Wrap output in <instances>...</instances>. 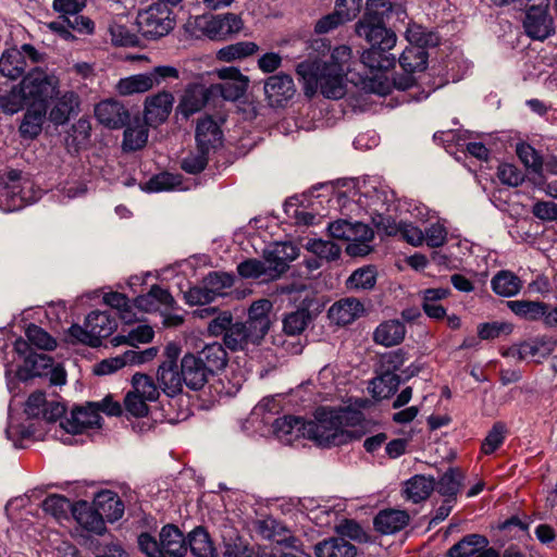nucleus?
<instances>
[{"instance_id":"nucleus-1","label":"nucleus","mask_w":557,"mask_h":557,"mask_svg":"<svg viewBox=\"0 0 557 557\" xmlns=\"http://www.w3.org/2000/svg\"><path fill=\"white\" fill-rule=\"evenodd\" d=\"M350 71L351 49L345 45L335 47L329 60L307 59L296 67L306 96L312 97L320 91L329 99H341L345 96V81Z\"/></svg>"},{"instance_id":"nucleus-2","label":"nucleus","mask_w":557,"mask_h":557,"mask_svg":"<svg viewBox=\"0 0 557 557\" xmlns=\"http://www.w3.org/2000/svg\"><path fill=\"white\" fill-rule=\"evenodd\" d=\"M272 308V302L268 299L253 301L248 309L247 321L233 322L224 334V346L232 351L248 350L250 347L259 346L270 330Z\"/></svg>"},{"instance_id":"nucleus-3","label":"nucleus","mask_w":557,"mask_h":557,"mask_svg":"<svg viewBox=\"0 0 557 557\" xmlns=\"http://www.w3.org/2000/svg\"><path fill=\"white\" fill-rule=\"evenodd\" d=\"M347 413L327 409H319L315 420L307 422L305 434L319 446H341L352 440V433L345 429Z\"/></svg>"},{"instance_id":"nucleus-4","label":"nucleus","mask_w":557,"mask_h":557,"mask_svg":"<svg viewBox=\"0 0 557 557\" xmlns=\"http://www.w3.org/2000/svg\"><path fill=\"white\" fill-rule=\"evenodd\" d=\"M28 104L45 106L59 94V77L41 67H34L20 82Z\"/></svg>"},{"instance_id":"nucleus-5","label":"nucleus","mask_w":557,"mask_h":557,"mask_svg":"<svg viewBox=\"0 0 557 557\" xmlns=\"http://www.w3.org/2000/svg\"><path fill=\"white\" fill-rule=\"evenodd\" d=\"M136 25L139 34L148 40L160 39L175 27L173 11L164 3H152L138 11Z\"/></svg>"},{"instance_id":"nucleus-6","label":"nucleus","mask_w":557,"mask_h":557,"mask_svg":"<svg viewBox=\"0 0 557 557\" xmlns=\"http://www.w3.org/2000/svg\"><path fill=\"white\" fill-rule=\"evenodd\" d=\"M116 327L114 317L107 311L95 310L87 315L84 327L73 324L69 329V335L78 343L98 347L102 339L109 337Z\"/></svg>"},{"instance_id":"nucleus-7","label":"nucleus","mask_w":557,"mask_h":557,"mask_svg":"<svg viewBox=\"0 0 557 557\" xmlns=\"http://www.w3.org/2000/svg\"><path fill=\"white\" fill-rule=\"evenodd\" d=\"M392 13L367 9L363 17L356 24L357 35L364 38L370 46L394 48L397 41L396 34L385 26V21Z\"/></svg>"},{"instance_id":"nucleus-8","label":"nucleus","mask_w":557,"mask_h":557,"mask_svg":"<svg viewBox=\"0 0 557 557\" xmlns=\"http://www.w3.org/2000/svg\"><path fill=\"white\" fill-rule=\"evenodd\" d=\"M32 187L30 182L22 180V172L18 170H10L0 176V209L13 212L34 201L35 198L27 191Z\"/></svg>"},{"instance_id":"nucleus-9","label":"nucleus","mask_w":557,"mask_h":557,"mask_svg":"<svg viewBox=\"0 0 557 557\" xmlns=\"http://www.w3.org/2000/svg\"><path fill=\"white\" fill-rule=\"evenodd\" d=\"M180 72L171 65H159L150 72L131 75L121 78L116 89L122 96L146 92L156 86L161 85L166 79H178Z\"/></svg>"},{"instance_id":"nucleus-10","label":"nucleus","mask_w":557,"mask_h":557,"mask_svg":"<svg viewBox=\"0 0 557 557\" xmlns=\"http://www.w3.org/2000/svg\"><path fill=\"white\" fill-rule=\"evenodd\" d=\"M268 269V277L277 278L289 268V263L298 257V248L292 243H275L263 252Z\"/></svg>"},{"instance_id":"nucleus-11","label":"nucleus","mask_w":557,"mask_h":557,"mask_svg":"<svg viewBox=\"0 0 557 557\" xmlns=\"http://www.w3.org/2000/svg\"><path fill=\"white\" fill-rule=\"evenodd\" d=\"M548 5L530 4L527 9L523 27L528 36L544 40L554 33L553 20L547 13Z\"/></svg>"},{"instance_id":"nucleus-12","label":"nucleus","mask_w":557,"mask_h":557,"mask_svg":"<svg viewBox=\"0 0 557 557\" xmlns=\"http://www.w3.org/2000/svg\"><path fill=\"white\" fill-rule=\"evenodd\" d=\"M101 416L98 413L96 403H87L85 406H76L72 409L70 418L61 422V426L72 434H81L85 430L99 428Z\"/></svg>"},{"instance_id":"nucleus-13","label":"nucleus","mask_w":557,"mask_h":557,"mask_svg":"<svg viewBox=\"0 0 557 557\" xmlns=\"http://www.w3.org/2000/svg\"><path fill=\"white\" fill-rule=\"evenodd\" d=\"M213 97L211 86L200 83L188 84L181 96L177 111L185 117L201 111Z\"/></svg>"},{"instance_id":"nucleus-14","label":"nucleus","mask_w":557,"mask_h":557,"mask_svg":"<svg viewBox=\"0 0 557 557\" xmlns=\"http://www.w3.org/2000/svg\"><path fill=\"white\" fill-rule=\"evenodd\" d=\"M95 115L100 124L112 129L126 126L131 119L129 112L124 104L114 99L99 102L95 108Z\"/></svg>"},{"instance_id":"nucleus-15","label":"nucleus","mask_w":557,"mask_h":557,"mask_svg":"<svg viewBox=\"0 0 557 557\" xmlns=\"http://www.w3.org/2000/svg\"><path fill=\"white\" fill-rule=\"evenodd\" d=\"M174 103V97L170 91H160L150 96L145 101L144 120L150 126L163 123L170 115Z\"/></svg>"},{"instance_id":"nucleus-16","label":"nucleus","mask_w":557,"mask_h":557,"mask_svg":"<svg viewBox=\"0 0 557 557\" xmlns=\"http://www.w3.org/2000/svg\"><path fill=\"white\" fill-rule=\"evenodd\" d=\"M295 85L292 76L280 73L270 76L264 84V94L273 107L283 106L295 95Z\"/></svg>"},{"instance_id":"nucleus-17","label":"nucleus","mask_w":557,"mask_h":557,"mask_svg":"<svg viewBox=\"0 0 557 557\" xmlns=\"http://www.w3.org/2000/svg\"><path fill=\"white\" fill-rule=\"evenodd\" d=\"M182 381L191 391L201 389L211 376L195 354H186L181 360Z\"/></svg>"},{"instance_id":"nucleus-18","label":"nucleus","mask_w":557,"mask_h":557,"mask_svg":"<svg viewBox=\"0 0 557 557\" xmlns=\"http://www.w3.org/2000/svg\"><path fill=\"white\" fill-rule=\"evenodd\" d=\"M175 300L170 292L159 285H152L150 290L136 297L134 306L144 312H153L158 310H173Z\"/></svg>"},{"instance_id":"nucleus-19","label":"nucleus","mask_w":557,"mask_h":557,"mask_svg":"<svg viewBox=\"0 0 557 557\" xmlns=\"http://www.w3.org/2000/svg\"><path fill=\"white\" fill-rule=\"evenodd\" d=\"M48 27L65 40H74L72 30L79 34H92L95 29L94 22L86 16H66L60 15L57 21L50 22Z\"/></svg>"},{"instance_id":"nucleus-20","label":"nucleus","mask_w":557,"mask_h":557,"mask_svg":"<svg viewBox=\"0 0 557 557\" xmlns=\"http://www.w3.org/2000/svg\"><path fill=\"white\" fill-rule=\"evenodd\" d=\"M364 312L363 304L354 297L335 301L329 309V318L337 325H347L360 318Z\"/></svg>"},{"instance_id":"nucleus-21","label":"nucleus","mask_w":557,"mask_h":557,"mask_svg":"<svg viewBox=\"0 0 557 557\" xmlns=\"http://www.w3.org/2000/svg\"><path fill=\"white\" fill-rule=\"evenodd\" d=\"M242 26L243 23L238 15L226 13L212 16L206 22L203 30L210 39L218 40L223 39L233 33L239 32Z\"/></svg>"},{"instance_id":"nucleus-22","label":"nucleus","mask_w":557,"mask_h":557,"mask_svg":"<svg viewBox=\"0 0 557 557\" xmlns=\"http://www.w3.org/2000/svg\"><path fill=\"white\" fill-rule=\"evenodd\" d=\"M157 380L160 387L170 397H174L182 393L183 385L182 370L178 369L176 362L172 360H164L158 368Z\"/></svg>"},{"instance_id":"nucleus-23","label":"nucleus","mask_w":557,"mask_h":557,"mask_svg":"<svg viewBox=\"0 0 557 557\" xmlns=\"http://www.w3.org/2000/svg\"><path fill=\"white\" fill-rule=\"evenodd\" d=\"M223 133L218 123L210 116L201 119L196 127V146L214 151L222 145Z\"/></svg>"},{"instance_id":"nucleus-24","label":"nucleus","mask_w":557,"mask_h":557,"mask_svg":"<svg viewBox=\"0 0 557 557\" xmlns=\"http://www.w3.org/2000/svg\"><path fill=\"white\" fill-rule=\"evenodd\" d=\"M306 425L307 422L301 418L285 416L273 422V434L280 442L284 444H292L300 436H306Z\"/></svg>"},{"instance_id":"nucleus-25","label":"nucleus","mask_w":557,"mask_h":557,"mask_svg":"<svg viewBox=\"0 0 557 557\" xmlns=\"http://www.w3.org/2000/svg\"><path fill=\"white\" fill-rule=\"evenodd\" d=\"M406 332L405 324L399 320L383 321L373 332V342L385 347L396 346L404 341Z\"/></svg>"},{"instance_id":"nucleus-26","label":"nucleus","mask_w":557,"mask_h":557,"mask_svg":"<svg viewBox=\"0 0 557 557\" xmlns=\"http://www.w3.org/2000/svg\"><path fill=\"white\" fill-rule=\"evenodd\" d=\"M47 111L48 108L45 106H28L18 127L20 135L23 139L33 140L40 135Z\"/></svg>"},{"instance_id":"nucleus-27","label":"nucleus","mask_w":557,"mask_h":557,"mask_svg":"<svg viewBox=\"0 0 557 557\" xmlns=\"http://www.w3.org/2000/svg\"><path fill=\"white\" fill-rule=\"evenodd\" d=\"M94 506L108 522H115L124 513V504L120 496L112 491H102L94 499Z\"/></svg>"},{"instance_id":"nucleus-28","label":"nucleus","mask_w":557,"mask_h":557,"mask_svg":"<svg viewBox=\"0 0 557 557\" xmlns=\"http://www.w3.org/2000/svg\"><path fill=\"white\" fill-rule=\"evenodd\" d=\"M409 522V515L405 510L386 509L380 511L373 524L377 532L382 534H394L403 530Z\"/></svg>"},{"instance_id":"nucleus-29","label":"nucleus","mask_w":557,"mask_h":557,"mask_svg":"<svg viewBox=\"0 0 557 557\" xmlns=\"http://www.w3.org/2000/svg\"><path fill=\"white\" fill-rule=\"evenodd\" d=\"M160 545L162 552L172 557H184L187 552L186 539L174 524H166L161 529Z\"/></svg>"},{"instance_id":"nucleus-30","label":"nucleus","mask_w":557,"mask_h":557,"mask_svg":"<svg viewBox=\"0 0 557 557\" xmlns=\"http://www.w3.org/2000/svg\"><path fill=\"white\" fill-rule=\"evenodd\" d=\"M392 49L370 46L369 49L362 52L361 62L371 72L387 71L396 64V57L389 52Z\"/></svg>"},{"instance_id":"nucleus-31","label":"nucleus","mask_w":557,"mask_h":557,"mask_svg":"<svg viewBox=\"0 0 557 557\" xmlns=\"http://www.w3.org/2000/svg\"><path fill=\"white\" fill-rule=\"evenodd\" d=\"M357 548L343 537H330L314 545L317 557H355Z\"/></svg>"},{"instance_id":"nucleus-32","label":"nucleus","mask_w":557,"mask_h":557,"mask_svg":"<svg viewBox=\"0 0 557 557\" xmlns=\"http://www.w3.org/2000/svg\"><path fill=\"white\" fill-rule=\"evenodd\" d=\"M55 99L54 106L49 112V120L55 125L65 124L70 115L78 108V97L74 91L60 92L53 98Z\"/></svg>"},{"instance_id":"nucleus-33","label":"nucleus","mask_w":557,"mask_h":557,"mask_svg":"<svg viewBox=\"0 0 557 557\" xmlns=\"http://www.w3.org/2000/svg\"><path fill=\"white\" fill-rule=\"evenodd\" d=\"M194 314L201 319L213 317L208 323V332L213 336H224L233 324L232 313L230 311L218 312L215 307L198 308L194 311Z\"/></svg>"},{"instance_id":"nucleus-34","label":"nucleus","mask_w":557,"mask_h":557,"mask_svg":"<svg viewBox=\"0 0 557 557\" xmlns=\"http://www.w3.org/2000/svg\"><path fill=\"white\" fill-rule=\"evenodd\" d=\"M488 545L490 541L485 535L479 533L467 534L449 548L448 556L475 557L482 548Z\"/></svg>"},{"instance_id":"nucleus-35","label":"nucleus","mask_w":557,"mask_h":557,"mask_svg":"<svg viewBox=\"0 0 557 557\" xmlns=\"http://www.w3.org/2000/svg\"><path fill=\"white\" fill-rule=\"evenodd\" d=\"M195 355L199 360H201L211 375L216 371L224 369L227 364V352L224 346L220 343L208 344Z\"/></svg>"},{"instance_id":"nucleus-36","label":"nucleus","mask_w":557,"mask_h":557,"mask_svg":"<svg viewBox=\"0 0 557 557\" xmlns=\"http://www.w3.org/2000/svg\"><path fill=\"white\" fill-rule=\"evenodd\" d=\"M73 515L84 529L99 535L106 531V521L94 505L90 507L82 503L73 509Z\"/></svg>"},{"instance_id":"nucleus-37","label":"nucleus","mask_w":557,"mask_h":557,"mask_svg":"<svg viewBox=\"0 0 557 557\" xmlns=\"http://www.w3.org/2000/svg\"><path fill=\"white\" fill-rule=\"evenodd\" d=\"M507 307L521 319L528 321L542 319L545 324L546 310L549 309V304L532 300H510L507 301Z\"/></svg>"},{"instance_id":"nucleus-38","label":"nucleus","mask_w":557,"mask_h":557,"mask_svg":"<svg viewBox=\"0 0 557 557\" xmlns=\"http://www.w3.org/2000/svg\"><path fill=\"white\" fill-rule=\"evenodd\" d=\"M434 488V478L417 474L406 482L404 493L408 500L418 504L425 500Z\"/></svg>"},{"instance_id":"nucleus-39","label":"nucleus","mask_w":557,"mask_h":557,"mask_svg":"<svg viewBox=\"0 0 557 557\" xmlns=\"http://www.w3.org/2000/svg\"><path fill=\"white\" fill-rule=\"evenodd\" d=\"M26 66L25 55L21 49H7L0 58V73L11 79L20 77L25 72Z\"/></svg>"},{"instance_id":"nucleus-40","label":"nucleus","mask_w":557,"mask_h":557,"mask_svg":"<svg viewBox=\"0 0 557 557\" xmlns=\"http://www.w3.org/2000/svg\"><path fill=\"white\" fill-rule=\"evenodd\" d=\"M491 287L502 297L516 296L522 288V281L511 271L502 270L491 280Z\"/></svg>"},{"instance_id":"nucleus-41","label":"nucleus","mask_w":557,"mask_h":557,"mask_svg":"<svg viewBox=\"0 0 557 557\" xmlns=\"http://www.w3.org/2000/svg\"><path fill=\"white\" fill-rule=\"evenodd\" d=\"M400 382V375L392 373L391 371H383L382 374L375 376L370 382L373 398L377 400L389 398L395 394Z\"/></svg>"},{"instance_id":"nucleus-42","label":"nucleus","mask_w":557,"mask_h":557,"mask_svg":"<svg viewBox=\"0 0 557 557\" xmlns=\"http://www.w3.org/2000/svg\"><path fill=\"white\" fill-rule=\"evenodd\" d=\"M148 124L136 117L132 124L126 125L123 137V149L136 151L141 149L148 140Z\"/></svg>"},{"instance_id":"nucleus-43","label":"nucleus","mask_w":557,"mask_h":557,"mask_svg":"<svg viewBox=\"0 0 557 557\" xmlns=\"http://www.w3.org/2000/svg\"><path fill=\"white\" fill-rule=\"evenodd\" d=\"M53 359L45 354L30 352L25 359V369L17 372L20 380L26 381L29 377L48 375Z\"/></svg>"},{"instance_id":"nucleus-44","label":"nucleus","mask_w":557,"mask_h":557,"mask_svg":"<svg viewBox=\"0 0 557 557\" xmlns=\"http://www.w3.org/2000/svg\"><path fill=\"white\" fill-rule=\"evenodd\" d=\"M187 548L196 557H214V546L209 533L202 528L197 527L187 537Z\"/></svg>"},{"instance_id":"nucleus-45","label":"nucleus","mask_w":557,"mask_h":557,"mask_svg":"<svg viewBox=\"0 0 557 557\" xmlns=\"http://www.w3.org/2000/svg\"><path fill=\"white\" fill-rule=\"evenodd\" d=\"M398 62L403 70L412 74L426 69L428 52L421 47H407L400 54Z\"/></svg>"},{"instance_id":"nucleus-46","label":"nucleus","mask_w":557,"mask_h":557,"mask_svg":"<svg viewBox=\"0 0 557 557\" xmlns=\"http://www.w3.org/2000/svg\"><path fill=\"white\" fill-rule=\"evenodd\" d=\"M463 478L465 476L460 470L449 468L443 473L438 482L435 483L434 490H436L441 495L446 496V498L455 499L460 491Z\"/></svg>"},{"instance_id":"nucleus-47","label":"nucleus","mask_w":557,"mask_h":557,"mask_svg":"<svg viewBox=\"0 0 557 557\" xmlns=\"http://www.w3.org/2000/svg\"><path fill=\"white\" fill-rule=\"evenodd\" d=\"M248 78L228 79L220 84L211 85L212 95L221 96L228 101H236L242 98L248 88Z\"/></svg>"},{"instance_id":"nucleus-48","label":"nucleus","mask_w":557,"mask_h":557,"mask_svg":"<svg viewBox=\"0 0 557 557\" xmlns=\"http://www.w3.org/2000/svg\"><path fill=\"white\" fill-rule=\"evenodd\" d=\"M27 103L28 101L20 83L12 86L10 90L0 94V110L5 114L13 115Z\"/></svg>"},{"instance_id":"nucleus-49","label":"nucleus","mask_w":557,"mask_h":557,"mask_svg":"<svg viewBox=\"0 0 557 557\" xmlns=\"http://www.w3.org/2000/svg\"><path fill=\"white\" fill-rule=\"evenodd\" d=\"M258 50V45L252 41H238L221 48L216 52V58L220 61L232 62L252 55Z\"/></svg>"},{"instance_id":"nucleus-50","label":"nucleus","mask_w":557,"mask_h":557,"mask_svg":"<svg viewBox=\"0 0 557 557\" xmlns=\"http://www.w3.org/2000/svg\"><path fill=\"white\" fill-rule=\"evenodd\" d=\"M376 269L367 265L355 270L348 277L346 285L349 289L369 290L376 284Z\"/></svg>"},{"instance_id":"nucleus-51","label":"nucleus","mask_w":557,"mask_h":557,"mask_svg":"<svg viewBox=\"0 0 557 557\" xmlns=\"http://www.w3.org/2000/svg\"><path fill=\"white\" fill-rule=\"evenodd\" d=\"M406 36L411 47H421L425 50L426 47H435L440 42V37L436 33L429 32L421 25L413 24L407 28Z\"/></svg>"},{"instance_id":"nucleus-52","label":"nucleus","mask_w":557,"mask_h":557,"mask_svg":"<svg viewBox=\"0 0 557 557\" xmlns=\"http://www.w3.org/2000/svg\"><path fill=\"white\" fill-rule=\"evenodd\" d=\"M103 301L111 308L117 309L120 318L125 323H133L138 320L133 312V306L124 294L117 292L108 293L103 296Z\"/></svg>"},{"instance_id":"nucleus-53","label":"nucleus","mask_w":557,"mask_h":557,"mask_svg":"<svg viewBox=\"0 0 557 557\" xmlns=\"http://www.w3.org/2000/svg\"><path fill=\"white\" fill-rule=\"evenodd\" d=\"M311 320L308 309H298L285 315L283 320V330L287 335L301 334Z\"/></svg>"},{"instance_id":"nucleus-54","label":"nucleus","mask_w":557,"mask_h":557,"mask_svg":"<svg viewBox=\"0 0 557 557\" xmlns=\"http://www.w3.org/2000/svg\"><path fill=\"white\" fill-rule=\"evenodd\" d=\"M306 248L319 259H325L327 261L336 260L339 258L342 250L337 244L320 238L309 239L306 244Z\"/></svg>"},{"instance_id":"nucleus-55","label":"nucleus","mask_w":557,"mask_h":557,"mask_svg":"<svg viewBox=\"0 0 557 557\" xmlns=\"http://www.w3.org/2000/svg\"><path fill=\"white\" fill-rule=\"evenodd\" d=\"M210 153L211 151L196 146L195 151L189 152L182 159L181 168L188 174L201 173L208 164Z\"/></svg>"},{"instance_id":"nucleus-56","label":"nucleus","mask_w":557,"mask_h":557,"mask_svg":"<svg viewBox=\"0 0 557 557\" xmlns=\"http://www.w3.org/2000/svg\"><path fill=\"white\" fill-rule=\"evenodd\" d=\"M507 429L505 423L495 422L482 442L481 451L485 455L495 453L505 442Z\"/></svg>"},{"instance_id":"nucleus-57","label":"nucleus","mask_w":557,"mask_h":557,"mask_svg":"<svg viewBox=\"0 0 557 557\" xmlns=\"http://www.w3.org/2000/svg\"><path fill=\"white\" fill-rule=\"evenodd\" d=\"M181 185V178L178 175L171 174L169 172H162L152 176L143 188L148 193H160L171 190Z\"/></svg>"},{"instance_id":"nucleus-58","label":"nucleus","mask_w":557,"mask_h":557,"mask_svg":"<svg viewBox=\"0 0 557 557\" xmlns=\"http://www.w3.org/2000/svg\"><path fill=\"white\" fill-rule=\"evenodd\" d=\"M209 289V293L215 299L216 296L224 295V289L231 288L234 284V276L225 272H210L202 281Z\"/></svg>"},{"instance_id":"nucleus-59","label":"nucleus","mask_w":557,"mask_h":557,"mask_svg":"<svg viewBox=\"0 0 557 557\" xmlns=\"http://www.w3.org/2000/svg\"><path fill=\"white\" fill-rule=\"evenodd\" d=\"M25 335L29 344L39 349L52 350L57 346L55 339L42 327L36 324H29L26 329Z\"/></svg>"},{"instance_id":"nucleus-60","label":"nucleus","mask_w":557,"mask_h":557,"mask_svg":"<svg viewBox=\"0 0 557 557\" xmlns=\"http://www.w3.org/2000/svg\"><path fill=\"white\" fill-rule=\"evenodd\" d=\"M133 391L149 401L158 399L160 393L153 380L141 373H136L132 379Z\"/></svg>"},{"instance_id":"nucleus-61","label":"nucleus","mask_w":557,"mask_h":557,"mask_svg":"<svg viewBox=\"0 0 557 557\" xmlns=\"http://www.w3.org/2000/svg\"><path fill=\"white\" fill-rule=\"evenodd\" d=\"M42 509L60 520L67 517V512L72 509V504L62 495H50L42 502Z\"/></svg>"},{"instance_id":"nucleus-62","label":"nucleus","mask_w":557,"mask_h":557,"mask_svg":"<svg viewBox=\"0 0 557 557\" xmlns=\"http://www.w3.org/2000/svg\"><path fill=\"white\" fill-rule=\"evenodd\" d=\"M517 154L528 169L536 174L542 173L543 158L531 145L525 143L517 145Z\"/></svg>"},{"instance_id":"nucleus-63","label":"nucleus","mask_w":557,"mask_h":557,"mask_svg":"<svg viewBox=\"0 0 557 557\" xmlns=\"http://www.w3.org/2000/svg\"><path fill=\"white\" fill-rule=\"evenodd\" d=\"M388 234H398L403 239L412 246H420L424 242V233L416 225L409 222H399Z\"/></svg>"},{"instance_id":"nucleus-64","label":"nucleus","mask_w":557,"mask_h":557,"mask_svg":"<svg viewBox=\"0 0 557 557\" xmlns=\"http://www.w3.org/2000/svg\"><path fill=\"white\" fill-rule=\"evenodd\" d=\"M109 32L115 46L134 47L139 42L138 36L125 25L112 23L109 26Z\"/></svg>"}]
</instances>
